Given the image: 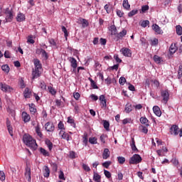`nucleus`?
Masks as SVG:
<instances>
[{
    "label": "nucleus",
    "mask_w": 182,
    "mask_h": 182,
    "mask_svg": "<svg viewBox=\"0 0 182 182\" xmlns=\"http://www.w3.org/2000/svg\"><path fill=\"white\" fill-rule=\"evenodd\" d=\"M149 11V5H144L141 6V12L146 14V11Z\"/></svg>",
    "instance_id": "864d4df0"
},
{
    "label": "nucleus",
    "mask_w": 182,
    "mask_h": 182,
    "mask_svg": "<svg viewBox=\"0 0 182 182\" xmlns=\"http://www.w3.org/2000/svg\"><path fill=\"white\" fill-rule=\"evenodd\" d=\"M176 33L179 36H181V35H182V27H181V26H180V25L176 26Z\"/></svg>",
    "instance_id": "f704fd0d"
},
{
    "label": "nucleus",
    "mask_w": 182,
    "mask_h": 182,
    "mask_svg": "<svg viewBox=\"0 0 182 182\" xmlns=\"http://www.w3.org/2000/svg\"><path fill=\"white\" fill-rule=\"evenodd\" d=\"M110 31H111V35H114V36L117 35V28H116V26L114 25L111 26Z\"/></svg>",
    "instance_id": "a878e982"
},
{
    "label": "nucleus",
    "mask_w": 182,
    "mask_h": 182,
    "mask_svg": "<svg viewBox=\"0 0 182 182\" xmlns=\"http://www.w3.org/2000/svg\"><path fill=\"white\" fill-rule=\"evenodd\" d=\"M151 45V46H157V45H159V39L154 38V40H152Z\"/></svg>",
    "instance_id": "3c124183"
},
{
    "label": "nucleus",
    "mask_w": 182,
    "mask_h": 182,
    "mask_svg": "<svg viewBox=\"0 0 182 182\" xmlns=\"http://www.w3.org/2000/svg\"><path fill=\"white\" fill-rule=\"evenodd\" d=\"M25 19H26L25 14H23L22 13L18 14V15L16 16L17 22H23V21H25Z\"/></svg>",
    "instance_id": "aec40b11"
},
{
    "label": "nucleus",
    "mask_w": 182,
    "mask_h": 182,
    "mask_svg": "<svg viewBox=\"0 0 182 182\" xmlns=\"http://www.w3.org/2000/svg\"><path fill=\"white\" fill-rule=\"evenodd\" d=\"M88 135L87 133L85 132L82 136V143L85 144V146H87V141H88Z\"/></svg>",
    "instance_id": "c85d7f7f"
},
{
    "label": "nucleus",
    "mask_w": 182,
    "mask_h": 182,
    "mask_svg": "<svg viewBox=\"0 0 182 182\" xmlns=\"http://www.w3.org/2000/svg\"><path fill=\"white\" fill-rule=\"evenodd\" d=\"M103 126H104V129H105V130L109 132V128L110 127V123H109V122H107L106 120H104L103 121Z\"/></svg>",
    "instance_id": "c9c22d12"
},
{
    "label": "nucleus",
    "mask_w": 182,
    "mask_h": 182,
    "mask_svg": "<svg viewBox=\"0 0 182 182\" xmlns=\"http://www.w3.org/2000/svg\"><path fill=\"white\" fill-rule=\"evenodd\" d=\"M61 30H62V32L64 33L65 37L68 38V29H66V27H65L64 26H62Z\"/></svg>",
    "instance_id": "49530a36"
},
{
    "label": "nucleus",
    "mask_w": 182,
    "mask_h": 182,
    "mask_svg": "<svg viewBox=\"0 0 182 182\" xmlns=\"http://www.w3.org/2000/svg\"><path fill=\"white\" fill-rule=\"evenodd\" d=\"M161 96L163 98L162 102L165 105H167L168 100L170 99V93H168V90H161Z\"/></svg>",
    "instance_id": "20e7f679"
},
{
    "label": "nucleus",
    "mask_w": 182,
    "mask_h": 182,
    "mask_svg": "<svg viewBox=\"0 0 182 182\" xmlns=\"http://www.w3.org/2000/svg\"><path fill=\"white\" fill-rule=\"evenodd\" d=\"M139 10L137 9H134L132 11H131L129 13H128V16L129 18H132V16H134V15H136V14H138Z\"/></svg>",
    "instance_id": "4c0bfd02"
},
{
    "label": "nucleus",
    "mask_w": 182,
    "mask_h": 182,
    "mask_svg": "<svg viewBox=\"0 0 182 182\" xmlns=\"http://www.w3.org/2000/svg\"><path fill=\"white\" fill-rule=\"evenodd\" d=\"M132 110L133 109H132V104L128 103L125 105L124 112H126L127 113H130V112H132Z\"/></svg>",
    "instance_id": "bb28decb"
},
{
    "label": "nucleus",
    "mask_w": 182,
    "mask_h": 182,
    "mask_svg": "<svg viewBox=\"0 0 182 182\" xmlns=\"http://www.w3.org/2000/svg\"><path fill=\"white\" fill-rule=\"evenodd\" d=\"M35 69L33 70L32 75L33 79H38L42 73V64L41 63V60L39 59L36 58L33 60Z\"/></svg>",
    "instance_id": "f03ea898"
},
{
    "label": "nucleus",
    "mask_w": 182,
    "mask_h": 182,
    "mask_svg": "<svg viewBox=\"0 0 182 182\" xmlns=\"http://www.w3.org/2000/svg\"><path fill=\"white\" fill-rule=\"evenodd\" d=\"M119 83L123 86L126 83V78L124 77H121L119 80Z\"/></svg>",
    "instance_id": "de8ad7c7"
},
{
    "label": "nucleus",
    "mask_w": 182,
    "mask_h": 182,
    "mask_svg": "<svg viewBox=\"0 0 182 182\" xmlns=\"http://www.w3.org/2000/svg\"><path fill=\"white\" fill-rule=\"evenodd\" d=\"M152 29H154V31H155V32L158 33V35H161V33H163V31L161 30V28H160V26H159V25L157 24H153Z\"/></svg>",
    "instance_id": "a211bd4d"
},
{
    "label": "nucleus",
    "mask_w": 182,
    "mask_h": 182,
    "mask_svg": "<svg viewBox=\"0 0 182 182\" xmlns=\"http://www.w3.org/2000/svg\"><path fill=\"white\" fill-rule=\"evenodd\" d=\"M41 55L43 58H45V59H48V53H46V50H43Z\"/></svg>",
    "instance_id": "774afa93"
},
{
    "label": "nucleus",
    "mask_w": 182,
    "mask_h": 182,
    "mask_svg": "<svg viewBox=\"0 0 182 182\" xmlns=\"http://www.w3.org/2000/svg\"><path fill=\"white\" fill-rule=\"evenodd\" d=\"M48 90L49 93H50V95H52L53 96H55V95H56V90H55V88H53V87L48 86Z\"/></svg>",
    "instance_id": "7c9ffc66"
},
{
    "label": "nucleus",
    "mask_w": 182,
    "mask_h": 182,
    "mask_svg": "<svg viewBox=\"0 0 182 182\" xmlns=\"http://www.w3.org/2000/svg\"><path fill=\"white\" fill-rule=\"evenodd\" d=\"M59 134H61V139H63L64 140H67V141H70L72 139V136H70L69 134L66 133L63 130L60 131Z\"/></svg>",
    "instance_id": "ddd939ff"
},
{
    "label": "nucleus",
    "mask_w": 182,
    "mask_h": 182,
    "mask_svg": "<svg viewBox=\"0 0 182 182\" xmlns=\"http://www.w3.org/2000/svg\"><path fill=\"white\" fill-rule=\"evenodd\" d=\"M71 67L73 68V72H76V68H77V60L73 57L69 58Z\"/></svg>",
    "instance_id": "4468645a"
},
{
    "label": "nucleus",
    "mask_w": 182,
    "mask_h": 182,
    "mask_svg": "<svg viewBox=\"0 0 182 182\" xmlns=\"http://www.w3.org/2000/svg\"><path fill=\"white\" fill-rule=\"evenodd\" d=\"M139 121L141 123V124H145L146 127H149V126H150V124H149V119H147L146 117H141Z\"/></svg>",
    "instance_id": "412c9836"
},
{
    "label": "nucleus",
    "mask_w": 182,
    "mask_h": 182,
    "mask_svg": "<svg viewBox=\"0 0 182 182\" xmlns=\"http://www.w3.org/2000/svg\"><path fill=\"white\" fill-rule=\"evenodd\" d=\"M4 14L6 15V22H12V20L14 19V14H12V11H11L9 8L6 9Z\"/></svg>",
    "instance_id": "423d86ee"
},
{
    "label": "nucleus",
    "mask_w": 182,
    "mask_h": 182,
    "mask_svg": "<svg viewBox=\"0 0 182 182\" xmlns=\"http://www.w3.org/2000/svg\"><path fill=\"white\" fill-rule=\"evenodd\" d=\"M104 174L107 178H110V177H112V173L107 170H104Z\"/></svg>",
    "instance_id": "603ef678"
},
{
    "label": "nucleus",
    "mask_w": 182,
    "mask_h": 182,
    "mask_svg": "<svg viewBox=\"0 0 182 182\" xmlns=\"http://www.w3.org/2000/svg\"><path fill=\"white\" fill-rule=\"evenodd\" d=\"M131 148L133 151H139V149H137V147L136 146L134 138H132Z\"/></svg>",
    "instance_id": "393cba45"
},
{
    "label": "nucleus",
    "mask_w": 182,
    "mask_h": 182,
    "mask_svg": "<svg viewBox=\"0 0 182 182\" xmlns=\"http://www.w3.org/2000/svg\"><path fill=\"white\" fill-rule=\"evenodd\" d=\"M102 167H105V168H109L110 166H112V161H107L102 164Z\"/></svg>",
    "instance_id": "58836bf2"
},
{
    "label": "nucleus",
    "mask_w": 182,
    "mask_h": 182,
    "mask_svg": "<svg viewBox=\"0 0 182 182\" xmlns=\"http://www.w3.org/2000/svg\"><path fill=\"white\" fill-rule=\"evenodd\" d=\"M150 25V21H149V20H145L143 21L141 26H142V28H147V26H149Z\"/></svg>",
    "instance_id": "37998d69"
},
{
    "label": "nucleus",
    "mask_w": 182,
    "mask_h": 182,
    "mask_svg": "<svg viewBox=\"0 0 182 182\" xmlns=\"http://www.w3.org/2000/svg\"><path fill=\"white\" fill-rule=\"evenodd\" d=\"M0 89H1L3 92H12V90H14L11 86L4 82H0Z\"/></svg>",
    "instance_id": "1a4fd4ad"
},
{
    "label": "nucleus",
    "mask_w": 182,
    "mask_h": 182,
    "mask_svg": "<svg viewBox=\"0 0 182 182\" xmlns=\"http://www.w3.org/2000/svg\"><path fill=\"white\" fill-rule=\"evenodd\" d=\"M141 156L135 154L130 158L129 164H139V163H141Z\"/></svg>",
    "instance_id": "7ed1b4c3"
},
{
    "label": "nucleus",
    "mask_w": 182,
    "mask_h": 182,
    "mask_svg": "<svg viewBox=\"0 0 182 182\" xmlns=\"http://www.w3.org/2000/svg\"><path fill=\"white\" fill-rule=\"evenodd\" d=\"M127 35V30L126 29H123L121 32H119V33H117V35L115 36L114 40L115 41H120V39H123V38H124V36H126Z\"/></svg>",
    "instance_id": "6e6552de"
},
{
    "label": "nucleus",
    "mask_w": 182,
    "mask_h": 182,
    "mask_svg": "<svg viewBox=\"0 0 182 182\" xmlns=\"http://www.w3.org/2000/svg\"><path fill=\"white\" fill-rule=\"evenodd\" d=\"M45 143H46L47 147L48 148V150H50V151H51L52 149H53V144L52 143V141H50V140H49V139H46L45 141Z\"/></svg>",
    "instance_id": "b1692460"
},
{
    "label": "nucleus",
    "mask_w": 182,
    "mask_h": 182,
    "mask_svg": "<svg viewBox=\"0 0 182 182\" xmlns=\"http://www.w3.org/2000/svg\"><path fill=\"white\" fill-rule=\"evenodd\" d=\"M117 161L119 164H124V163H126V158L123 156H118Z\"/></svg>",
    "instance_id": "72a5a7b5"
},
{
    "label": "nucleus",
    "mask_w": 182,
    "mask_h": 182,
    "mask_svg": "<svg viewBox=\"0 0 182 182\" xmlns=\"http://www.w3.org/2000/svg\"><path fill=\"white\" fill-rule=\"evenodd\" d=\"M82 168L85 171H90V167H89V166L86 165L85 164H82Z\"/></svg>",
    "instance_id": "052dcab7"
},
{
    "label": "nucleus",
    "mask_w": 182,
    "mask_h": 182,
    "mask_svg": "<svg viewBox=\"0 0 182 182\" xmlns=\"http://www.w3.org/2000/svg\"><path fill=\"white\" fill-rule=\"evenodd\" d=\"M171 163H172L173 166H178V160L177 159H172Z\"/></svg>",
    "instance_id": "13d9d810"
},
{
    "label": "nucleus",
    "mask_w": 182,
    "mask_h": 182,
    "mask_svg": "<svg viewBox=\"0 0 182 182\" xmlns=\"http://www.w3.org/2000/svg\"><path fill=\"white\" fill-rule=\"evenodd\" d=\"M107 14H110V12H112V6H110V4H106L104 6Z\"/></svg>",
    "instance_id": "c03bdc74"
},
{
    "label": "nucleus",
    "mask_w": 182,
    "mask_h": 182,
    "mask_svg": "<svg viewBox=\"0 0 182 182\" xmlns=\"http://www.w3.org/2000/svg\"><path fill=\"white\" fill-rule=\"evenodd\" d=\"M58 129H60V130H65V124H63V122L62 121H60L58 123Z\"/></svg>",
    "instance_id": "8fccbe9b"
},
{
    "label": "nucleus",
    "mask_w": 182,
    "mask_h": 182,
    "mask_svg": "<svg viewBox=\"0 0 182 182\" xmlns=\"http://www.w3.org/2000/svg\"><path fill=\"white\" fill-rule=\"evenodd\" d=\"M93 180L95 182H102V176H100V175H99V173L94 172Z\"/></svg>",
    "instance_id": "5701e85b"
},
{
    "label": "nucleus",
    "mask_w": 182,
    "mask_h": 182,
    "mask_svg": "<svg viewBox=\"0 0 182 182\" xmlns=\"http://www.w3.org/2000/svg\"><path fill=\"white\" fill-rule=\"evenodd\" d=\"M23 93L25 99H30L31 96H32V92L28 87L25 89Z\"/></svg>",
    "instance_id": "4be33fe9"
},
{
    "label": "nucleus",
    "mask_w": 182,
    "mask_h": 182,
    "mask_svg": "<svg viewBox=\"0 0 182 182\" xmlns=\"http://www.w3.org/2000/svg\"><path fill=\"white\" fill-rule=\"evenodd\" d=\"M7 129L9 131V133L10 134V136H14V128H12L11 127H7Z\"/></svg>",
    "instance_id": "6e6d98bb"
},
{
    "label": "nucleus",
    "mask_w": 182,
    "mask_h": 182,
    "mask_svg": "<svg viewBox=\"0 0 182 182\" xmlns=\"http://www.w3.org/2000/svg\"><path fill=\"white\" fill-rule=\"evenodd\" d=\"M169 132L171 134H173L174 136H178L180 133V128L176 124H173L169 129Z\"/></svg>",
    "instance_id": "39448f33"
},
{
    "label": "nucleus",
    "mask_w": 182,
    "mask_h": 182,
    "mask_svg": "<svg viewBox=\"0 0 182 182\" xmlns=\"http://www.w3.org/2000/svg\"><path fill=\"white\" fill-rule=\"evenodd\" d=\"M114 58L115 59V60L117 63H122V59H120V58H119V55H114Z\"/></svg>",
    "instance_id": "bf43d9fd"
},
{
    "label": "nucleus",
    "mask_w": 182,
    "mask_h": 182,
    "mask_svg": "<svg viewBox=\"0 0 182 182\" xmlns=\"http://www.w3.org/2000/svg\"><path fill=\"white\" fill-rule=\"evenodd\" d=\"M4 58H6V59H11V53H9L8 50L5 51Z\"/></svg>",
    "instance_id": "680f3d73"
},
{
    "label": "nucleus",
    "mask_w": 182,
    "mask_h": 182,
    "mask_svg": "<svg viewBox=\"0 0 182 182\" xmlns=\"http://www.w3.org/2000/svg\"><path fill=\"white\" fill-rule=\"evenodd\" d=\"M1 69L2 70H4V72H9V65H4L1 66Z\"/></svg>",
    "instance_id": "09e8293b"
},
{
    "label": "nucleus",
    "mask_w": 182,
    "mask_h": 182,
    "mask_svg": "<svg viewBox=\"0 0 182 182\" xmlns=\"http://www.w3.org/2000/svg\"><path fill=\"white\" fill-rule=\"evenodd\" d=\"M43 173L44 177H46V178H48L49 176H50V169L48 166H44L43 169Z\"/></svg>",
    "instance_id": "dca6fc26"
},
{
    "label": "nucleus",
    "mask_w": 182,
    "mask_h": 182,
    "mask_svg": "<svg viewBox=\"0 0 182 182\" xmlns=\"http://www.w3.org/2000/svg\"><path fill=\"white\" fill-rule=\"evenodd\" d=\"M154 60L155 63H161V58L157 55H154Z\"/></svg>",
    "instance_id": "e433bc0d"
},
{
    "label": "nucleus",
    "mask_w": 182,
    "mask_h": 182,
    "mask_svg": "<svg viewBox=\"0 0 182 182\" xmlns=\"http://www.w3.org/2000/svg\"><path fill=\"white\" fill-rule=\"evenodd\" d=\"M89 143L90 144H97V139L96 137H90L89 138Z\"/></svg>",
    "instance_id": "a19ab883"
},
{
    "label": "nucleus",
    "mask_w": 182,
    "mask_h": 182,
    "mask_svg": "<svg viewBox=\"0 0 182 182\" xmlns=\"http://www.w3.org/2000/svg\"><path fill=\"white\" fill-rule=\"evenodd\" d=\"M153 112L154 114H156V116H158V117H160V116H161V110L160 109V107H159V106H154Z\"/></svg>",
    "instance_id": "6ab92c4d"
},
{
    "label": "nucleus",
    "mask_w": 182,
    "mask_h": 182,
    "mask_svg": "<svg viewBox=\"0 0 182 182\" xmlns=\"http://www.w3.org/2000/svg\"><path fill=\"white\" fill-rule=\"evenodd\" d=\"M74 110H75V113L76 114H77V113H79V110H80V109H79V105H77V104H75V105H74Z\"/></svg>",
    "instance_id": "338daca9"
},
{
    "label": "nucleus",
    "mask_w": 182,
    "mask_h": 182,
    "mask_svg": "<svg viewBox=\"0 0 182 182\" xmlns=\"http://www.w3.org/2000/svg\"><path fill=\"white\" fill-rule=\"evenodd\" d=\"M68 123H70L73 127H76V124L75 123V119H72L70 117L68 118Z\"/></svg>",
    "instance_id": "ea45409f"
},
{
    "label": "nucleus",
    "mask_w": 182,
    "mask_h": 182,
    "mask_svg": "<svg viewBox=\"0 0 182 182\" xmlns=\"http://www.w3.org/2000/svg\"><path fill=\"white\" fill-rule=\"evenodd\" d=\"M48 42L50 44H51L53 46H56V41H55V39L53 38H49Z\"/></svg>",
    "instance_id": "4d7b16f0"
},
{
    "label": "nucleus",
    "mask_w": 182,
    "mask_h": 182,
    "mask_svg": "<svg viewBox=\"0 0 182 182\" xmlns=\"http://www.w3.org/2000/svg\"><path fill=\"white\" fill-rule=\"evenodd\" d=\"M120 52L122 53L124 56H126L127 58H131L132 56V50L127 48H122L120 50Z\"/></svg>",
    "instance_id": "f8f14e48"
},
{
    "label": "nucleus",
    "mask_w": 182,
    "mask_h": 182,
    "mask_svg": "<svg viewBox=\"0 0 182 182\" xmlns=\"http://www.w3.org/2000/svg\"><path fill=\"white\" fill-rule=\"evenodd\" d=\"M58 177L60 180H65V173H63L62 171H60V174Z\"/></svg>",
    "instance_id": "69168bd1"
},
{
    "label": "nucleus",
    "mask_w": 182,
    "mask_h": 182,
    "mask_svg": "<svg viewBox=\"0 0 182 182\" xmlns=\"http://www.w3.org/2000/svg\"><path fill=\"white\" fill-rule=\"evenodd\" d=\"M175 52H177V47L176 46V44H171L169 48V53L168 54V59L173 58V55Z\"/></svg>",
    "instance_id": "9d476101"
},
{
    "label": "nucleus",
    "mask_w": 182,
    "mask_h": 182,
    "mask_svg": "<svg viewBox=\"0 0 182 182\" xmlns=\"http://www.w3.org/2000/svg\"><path fill=\"white\" fill-rule=\"evenodd\" d=\"M27 42H28V43L33 44V43H35V40H33L31 36H29L28 38Z\"/></svg>",
    "instance_id": "0e129e2a"
},
{
    "label": "nucleus",
    "mask_w": 182,
    "mask_h": 182,
    "mask_svg": "<svg viewBox=\"0 0 182 182\" xmlns=\"http://www.w3.org/2000/svg\"><path fill=\"white\" fill-rule=\"evenodd\" d=\"M6 176H5V173L3 171H0V180L1 181H5Z\"/></svg>",
    "instance_id": "a18cd8bd"
},
{
    "label": "nucleus",
    "mask_w": 182,
    "mask_h": 182,
    "mask_svg": "<svg viewBox=\"0 0 182 182\" xmlns=\"http://www.w3.org/2000/svg\"><path fill=\"white\" fill-rule=\"evenodd\" d=\"M28 106L31 113H33V114H34V113L37 112L36 108H35V104H29Z\"/></svg>",
    "instance_id": "2f4dec72"
},
{
    "label": "nucleus",
    "mask_w": 182,
    "mask_h": 182,
    "mask_svg": "<svg viewBox=\"0 0 182 182\" xmlns=\"http://www.w3.org/2000/svg\"><path fill=\"white\" fill-rule=\"evenodd\" d=\"M23 142L31 150H36V149H38L36 140L33 139V137H32V136H31L29 134H25L23 136Z\"/></svg>",
    "instance_id": "f257e3e1"
},
{
    "label": "nucleus",
    "mask_w": 182,
    "mask_h": 182,
    "mask_svg": "<svg viewBox=\"0 0 182 182\" xmlns=\"http://www.w3.org/2000/svg\"><path fill=\"white\" fill-rule=\"evenodd\" d=\"M36 132L37 133L38 136L41 137V139L43 137V134H42V132H41V127H39V125L36 127Z\"/></svg>",
    "instance_id": "cd10ccee"
},
{
    "label": "nucleus",
    "mask_w": 182,
    "mask_h": 182,
    "mask_svg": "<svg viewBox=\"0 0 182 182\" xmlns=\"http://www.w3.org/2000/svg\"><path fill=\"white\" fill-rule=\"evenodd\" d=\"M21 116L23 122H24V123H28L31 122V115L26 113V112H23Z\"/></svg>",
    "instance_id": "2eb2a0df"
},
{
    "label": "nucleus",
    "mask_w": 182,
    "mask_h": 182,
    "mask_svg": "<svg viewBox=\"0 0 182 182\" xmlns=\"http://www.w3.org/2000/svg\"><path fill=\"white\" fill-rule=\"evenodd\" d=\"M122 5L125 9H130V4H129V0H124Z\"/></svg>",
    "instance_id": "473e14b6"
},
{
    "label": "nucleus",
    "mask_w": 182,
    "mask_h": 182,
    "mask_svg": "<svg viewBox=\"0 0 182 182\" xmlns=\"http://www.w3.org/2000/svg\"><path fill=\"white\" fill-rule=\"evenodd\" d=\"M178 79H181L182 77V66L181 65L179 66V69L178 70Z\"/></svg>",
    "instance_id": "5fc2aeb1"
},
{
    "label": "nucleus",
    "mask_w": 182,
    "mask_h": 182,
    "mask_svg": "<svg viewBox=\"0 0 182 182\" xmlns=\"http://www.w3.org/2000/svg\"><path fill=\"white\" fill-rule=\"evenodd\" d=\"M24 176H25L26 180H28V181H31V165L29 164H26V166L25 168Z\"/></svg>",
    "instance_id": "0eeeda50"
},
{
    "label": "nucleus",
    "mask_w": 182,
    "mask_h": 182,
    "mask_svg": "<svg viewBox=\"0 0 182 182\" xmlns=\"http://www.w3.org/2000/svg\"><path fill=\"white\" fill-rule=\"evenodd\" d=\"M39 87L41 90H46V83L45 82V81L40 82Z\"/></svg>",
    "instance_id": "79ce46f5"
},
{
    "label": "nucleus",
    "mask_w": 182,
    "mask_h": 182,
    "mask_svg": "<svg viewBox=\"0 0 182 182\" xmlns=\"http://www.w3.org/2000/svg\"><path fill=\"white\" fill-rule=\"evenodd\" d=\"M40 153L45 157H49V152L42 147L40 148Z\"/></svg>",
    "instance_id": "c756f323"
},
{
    "label": "nucleus",
    "mask_w": 182,
    "mask_h": 182,
    "mask_svg": "<svg viewBox=\"0 0 182 182\" xmlns=\"http://www.w3.org/2000/svg\"><path fill=\"white\" fill-rule=\"evenodd\" d=\"M91 86L93 89H98V87L96 85V82H95V80H91Z\"/></svg>",
    "instance_id": "e2e57ef3"
},
{
    "label": "nucleus",
    "mask_w": 182,
    "mask_h": 182,
    "mask_svg": "<svg viewBox=\"0 0 182 182\" xmlns=\"http://www.w3.org/2000/svg\"><path fill=\"white\" fill-rule=\"evenodd\" d=\"M110 157V151H109V149L106 148L104 149V151L102 153V159L104 160H107Z\"/></svg>",
    "instance_id": "f3484780"
},
{
    "label": "nucleus",
    "mask_w": 182,
    "mask_h": 182,
    "mask_svg": "<svg viewBox=\"0 0 182 182\" xmlns=\"http://www.w3.org/2000/svg\"><path fill=\"white\" fill-rule=\"evenodd\" d=\"M44 127L46 132H55V125L50 122L46 123Z\"/></svg>",
    "instance_id": "9b49d317"
}]
</instances>
